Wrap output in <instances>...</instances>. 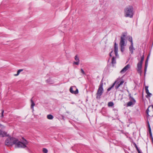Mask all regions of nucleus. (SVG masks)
Listing matches in <instances>:
<instances>
[{
  "mask_svg": "<svg viewBox=\"0 0 153 153\" xmlns=\"http://www.w3.org/2000/svg\"><path fill=\"white\" fill-rule=\"evenodd\" d=\"M134 14V9L132 6H128L124 9V15L125 17L131 18Z\"/></svg>",
  "mask_w": 153,
  "mask_h": 153,
  "instance_id": "f257e3e1",
  "label": "nucleus"
},
{
  "mask_svg": "<svg viewBox=\"0 0 153 153\" xmlns=\"http://www.w3.org/2000/svg\"><path fill=\"white\" fill-rule=\"evenodd\" d=\"M124 81L122 78H118L115 82L113 83L111 86L108 88L107 89L108 91H109L110 90L114 87L115 84L116 85L115 88L116 89H117L119 87L122 85L124 82Z\"/></svg>",
  "mask_w": 153,
  "mask_h": 153,
  "instance_id": "f03ea898",
  "label": "nucleus"
},
{
  "mask_svg": "<svg viewBox=\"0 0 153 153\" xmlns=\"http://www.w3.org/2000/svg\"><path fill=\"white\" fill-rule=\"evenodd\" d=\"M14 141L15 147L16 148H25L26 147V145L27 144V141L24 139L22 142L19 141L16 138Z\"/></svg>",
  "mask_w": 153,
  "mask_h": 153,
  "instance_id": "7ed1b4c3",
  "label": "nucleus"
},
{
  "mask_svg": "<svg viewBox=\"0 0 153 153\" xmlns=\"http://www.w3.org/2000/svg\"><path fill=\"white\" fill-rule=\"evenodd\" d=\"M126 35L123 34L121 37L119 43L120 49L122 52H123L124 50V47L126 45L127 42L126 41Z\"/></svg>",
  "mask_w": 153,
  "mask_h": 153,
  "instance_id": "20e7f679",
  "label": "nucleus"
},
{
  "mask_svg": "<svg viewBox=\"0 0 153 153\" xmlns=\"http://www.w3.org/2000/svg\"><path fill=\"white\" fill-rule=\"evenodd\" d=\"M103 84L102 82H101L100 84L99 87L97 90V92L96 94L97 98V99H100L101 96L102 95L103 91Z\"/></svg>",
  "mask_w": 153,
  "mask_h": 153,
  "instance_id": "39448f33",
  "label": "nucleus"
},
{
  "mask_svg": "<svg viewBox=\"0 0 153 153\" xmlns=\"http://www.w3.org/2000/svg\"><path fill=\"white\" fill-rule=\"evenodd\" d=\"M16 138L13 137H9L5 141V145L10 146L14 144V140Z\"/></svg>",
  "mask_w": 153,
  "mask_h": 153,
  "instance_id": "423d86ee",
  "label": "nucleus"
},
{
  "mask_svg": "<svg viewBox=\"0 0 153 153\" xmlns=\"http://www.w3.org/2000/svg\"><path fill=\"white\" fill-rule=\"evenodd\" d=\"M70 92L72 94H77L78 93V90L76 88L75 86H71L70 88Z\"/></svg>",
  "mask_w": 153,
  "mask_h": 153,
  "instance_id": "0eeeda50",
  "label": "nucleus"
},
{
  "mask_svg": "<svg viewBox=\"0 0 153 153\" xmlns=\"http://www.w3.org/2000/svg\"><path fill=\"white\" fill-rule=\"evenodd\" d=\"M130 68L131 66L129 64H127L120 71V73L122 74L124 73L129 69Z\"/></svg>",
  "mask_w": 153,
  "mask_h": 153,
  "instance_id": "6e6552de",
  "label": "nucleus"
},
{
  "mask_svg": "<svg viewBox=\"0 0 153 153\" xmlns=\"http://www.w3.org/2000/svg\"><path fill=\"white\" fill-rule=\"evenodd\" d=\"M118 48L117 44L116 42L114 43V52L115 53V55L117 57H118L119 55L118 54Z\"/></svg>",
  "mask_w": 153,
  "mask_h": 153,
  "instance_id": "1a4fd4ad",
  "label": "nucleus"
},
{
  "mask_svg": "<svg viewBox=\"0 0 153 153\" xmlns=\"http://www.w3.org/2000/svg\"><path fill=\"white\" fill-rule=\"evenodd\" d=\"M142 64H141L140 63H138L137 64V72L139 73L140 75H141V73L142 72Z\"/></svg>",
  "mask_w": 153,
  "mask_h": 153,
  "instance_id": "9d476101",
  "label": "nucleus"
},
{
  "mask_svg": "<svg viewBox=\"0 0 153 153\" xmlns=\"http://www.w3.org/2000/svg\"><path fill=\"white\" fill-rule=\"evenodd\" d=\"M148 88V86H145V89L146 90V94H147V95L146 96V97H150L152 95V94L151 93H150L149 92V91Z\"/></svg>",
  "mask_w": 153,
  "mask_h": 153,
  "instance_id": "9b49d317",
  "label": "nucleus"
},
{
  "mask_svg": "<svg viewBox=\"0 0 153 153\" xmlns=\"http://www.w3.org/2000/svg\"><path fill=\"white\" fill-rule=\"evenodd\" d=\"M7 136V133L4 131L0 130V136L1 137H5Z\"/></svg>",
  "mask_w": 153,
  "mask_h": 153,
  "instance_id": "f8f14e48",
  "label": "nucleus"
},
{
  "mask_svg": "<svg viewBox=\"0 0 153 153\" xmlns=\"http://www.w3.org/2000/svg\"><path fill=\"white\" fill-rule=\"evenodd\" d=\"M149 59V56H148L147 57V59L145 62V74L146 69L147 67L148 66V59Z\"/></svg>",
  "mask_w": 153,
  "mask_h": 153,
  "instance_id": "ddd939ff",
  "label": "nucleus"
},
{
  "mask_svg": "<svg viewBox=\"0 0 153 153\" xmlns=\"http://www.w3.org/2000/svg\"><path fill=\"white\" fill-rule=\"evenodd\" d=\"M30 102H31V108L33 110V107L35 105V104L33 100L32 99L30 100Z\"/></svg>",
  "mask_w": 153,
  "mask_h": 153,
  "instance_id": "4468645a",
  "label": "nucleus"
},
{
  "mask_svg": "<svg viewBox=\"0 0 153 153\" xmlns=\"http://www.w3.org/2000/svg\"><path fill=\"white\" fill-rule=\"evenodd\" d=\"M134 49L133 47V44H131V45L129 47V50L131 53H133V51Z\"/></svg>",
  "mask_w": 153,
  "mask_h": 153,
  "instance_id": "2eb2a0df",
  "label": "nucleus"
},
{
  "mask_svg": "<svg viewBox=\"0 0 153 153\" xmlns=\"http://www.w3.org/2000/svg\"><path fill=\"white\" fill-rule=\"evenodd\" d=\"M53 118V116L52 115L49 114L47 116V118L49 120H52Z\"/></svg>",
  "mask_w": 153,
  "mask_h": 153,
  "instance_id": "dca6fc26",
  "label": "nucleus"
},
{
  "mask_svg": "<svg viewBox=\"0 0 153 153\" xmlns=\"http://www.w3.org/2000/svg\"><path fill=\"white\" fill-rule=\"evenodd\" d=\"M111 63L113 65L115 64L116 63V61L114 57H113L112 59Z\"/></svg>",
  "mask_w": 153,
  "mask_h": 153,
  "instance_id": "f3484780",
  "label": "nucleus"
},
{
  "mask_svg": "<svg viewBox=\"0 0 153 153\" xmlns=\"http://www.w3.org/2000/svg\"><path fill=\"white\" fill-rule=\"evenodd\" d=\"M23 71V69H19L17 71V74H15L14 76H18L20 73V72L22 71Z\"/></svg>",
  "mask_w": 153,
  "mask_h": 153,
  "instance_id": "a211bd4d",
  "label": "nucleus"
},
{
  "mask_svg": "<svg viewBox=\"0 0 153 153\" xmlns=\"http://www.w3.org/2000/svg\"><path fill=\"white\" fill-rule=\"evenodd\" d=\"M128 40L129 41H130L131 42V44H132V45L133 44V41H132V37L131 36H129L128 37Z\"/></svg>",
  "mask_w": 153,
  "mask_h": 153,
  "instance_id": "6ab92c4d",
  "label": "nucleus"
},
{
  "mask_svg": "<svg viewBox=\"0 0 153 153\" xmlns=\"http://www.w3.org/2000/svg\"><path fill=\"white\" fill-rule=\"evenodd\" d=\"M133 104L132 102L131 101H130L128 102L127 104V106H131Z\"/></svg>",
  "mask_w": 153,
  "mask_h": 153,
  "instance_id": "aec40b11",
  "label": "nucleus"
},
{
  "mask_svg": "<svg viewBox=\"0 0 153 153\" xmlns=\"http://www.w3.org/2000/svg\"><path fill=\"white\" fill-rule=\"evenodd\" d=\"M144 56H142L141 57V61L139 62V63H140L141 64L143 63V61L144 60Z\"/></svg>",
  "mask_w": 153,
  "mask_h": 153,
  "instance_id": "412c9836",
  "label": "nucleus"
},
{
  "mask_svg": "<svg viewBox=\"0 0 153 153\" xmlns=\"http://www.w3.org/2000/svg\"><path fill=\"white\" fill-rule=\"evenodd\" d=\"M74 59L76 61L79 62V58L77 56H75Z\"/></svg>",
  "mask_w": 153,
  "mask_h": 153,
  "instance_id": "4be33fe9",
  "label": "nucleus"
},
{
  "mask_svg": "<svg viewBox=\"0 0 153 153\" xmlns=\"http://www.w3.org/2000/svg\"><path fill=\"white\" fill-rule=\"evenodd\" d=\"M43 152L44 153H47L48 152V151L47 149L45 148H44L43 149Z\"/></svg>",
  "mask_w": 153,
  "mask_h": 153,
  "instance_id": "5701e85b",
  "label": "nucleus"
},
{
  "mask_svg": "<svg viewBox=\"0 0 153 153\" xmlns=\"http://www.w3.org/2000/svg\"><path fill=\"white\" fill-rule=\"evenodd\" d=\"M135 148H136V149L138 152V153H140V151L139 150V149L138 147H137V146L136 145V144H135Z\"/></svg>",
  "mask_w": 153,
  "mask_h": 153,
  "instance_id": "b1692460",
  "label": "nucleus"
},
{
  "mask_svg": "<svg viewBox=\"0 0 153 153\" xmlns=\"http://www.w3.org/2000/svg\"><path fill=\"white\" fill-rule=\"evenodd\" d=\"M113 105V103L112 102H109L108 103V105L110 106H112Z\"/></svg>",
  "mask_w": 153,
  "mask_h": 153,
  "instance_id": "393cba45",
  "label": "nucleus"
},
{
  "mask_svg": "<svg viewBox=\"0 0 153 153\" xmlns=\"http://www.w3.org/2000/svg\"><path fill=\"white\" fill-rule=\"evenodd\" d=\"M4 112V110H1V117H3L4 116L3 114Z\"/></svg>",
  "mask_w": 153,
  "mask_h": 153,
  "instance_id": "a878e982",
  "label": "nucleus"
},
{
  "mask_svg": "<svg viewBox=\"0 0 153 153\" xmlns=\"http://www.w3.org/2000/svg\"><path fill=\"white\" fill-rule=\"evenodd\" d=\"M79 62L76 61V62H74L73 64L78 65L79 64Z\"/></svg>",
  "mask_w": 153,
  "mask_h": 153,
  "instance_id": "bb28decb",
  "label": "nucleus"
},
{
  "mask_svg": "<svg viewBox=\"0 0 153 153\" xmlns=\"http://www.w3.org/2000/svg\"><path fill=\"white\" fill-rule=\"evenodd\" d=\"M81 72L83 74H85V73L84 71L82 69H81Z\"/></svg>",
  "mask_w": 153,
  "mask_h": 153,
  "instance_id": "cd10ccee",
  "label": "nucleus"
},
{
  "mask_svg": "<svg viewBox=\"0 0 153 153\" xmlns=\"http://www.w3.org/2000/svg\"><path fill=\"white\" fill-rule=\"evenodd\" d=\"M149 107L148 108V109L146 110V113L147 114H148L149 112Z\"/></svg>",
  "mask_w": 153,
  "mask_h": 153,
  "instance_id": "c85d7f7f",
  "label": "nucleus"
},
{
  "mask_svg": "<svg viewBox=\"0 0 153 153\" xmlns=\"http://www.w3.org/2000/svg\"><path fill=\"white\" fill-rule=\"evenodd\" d=\"M149 130L150 133V134H151V128L149 127Z\"/></svg>",
  "mask_w": 153,
  "mask_h": 153,
  "instance_id": "c756f323",
  "label": "nucleus"
},
{
  "mask_svg": "<svg viewBox=\"0 0 153 153\" xmlns=\"http://www.w3.org/2000/svg\"><path fill=\"white\" fill-rule=\"evenodd\" d=\"M112 52H113V51H112L111 52V53H110V56H111V53Z\"/></svg>",
  "mask_w": 153,
  "mask_h": 153,
  "instance_id": "7c9ffc66",
  "label": "nucleus"
},
{
  "mask_svg": "<svg viewBox=\"0 0 153 153\" xmlns=\"http://www.w3.org/2000/svg\"><path fill=\"white\" fill-rule=\"evenodd\" d=\"M132 99L133 100L134 102H135V100H134L133 98H132Z\"/></svg>",
  "mask_w": 153,
  "mask_h": 153,
  "instance_id": "2f4dec72",
  "label": "nucleus"
},
{
  "mask_svg": "<svg viewBox=\"0 0 153 153\" xmlns=\"http://www.w3.org/2000/svg\"><path fill=\"white\" fill-rule=\"evenodd\" d=\"M152 108H153V106H152Z\"/></svg>",
  "mask_w": 153,
  "mask_h": 153,
  "instance_id": "473e14b6",
  "label": "nucleus"
},
{
  "mask_svg": "<svg viewBox=\"0 0 153 153\" xmlns=\"http://www.w3.org/2000/svg\"><path fill=\"white\" fill-rule=\"evenodd\" d=\"M140 153H141V152H140Z\"/></svg>",
  "mask_w": 153,
  "mask_h": 153,
  "instance_id": "72a5a7b5",
  "label": "nucleus"
}]
</instances>
